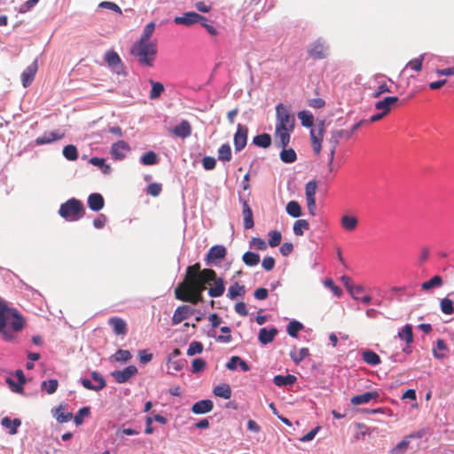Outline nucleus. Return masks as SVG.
Returning a JSON list of instances; mask_svg holds the SVG:
<instances>
[{
    "label": "nucleus",
    "instance_id": "f257e3e1",
    "mask_svg": "<svg viewBox=\"0 0 454 454\" xmlns=\"http://www.w3.org/2000/svg\"><path fill=\"white\" fill-rule=\"evenodd\" d=\"M214 278V270H200V264L197 262L186 269L184 280L176 289H180L184 292L203 293L206 289V286L210 285Z\"/></svg>",
    "mask_w": 454,
    "mask_h": 454
},
{
    "label": "nucleus",
    "instance_id": "f03ea898",
    "mask_svg": "<svg viewBox=\"0 0 454 454\" xmlns=\"http://www.w3.org/2000/svg\"><path fill=\"white\" fill-rule=\"evenodd\" d=\"M24 323L17 309L8 307L5 301L0 300V333L4 340H12L13 333L21 331Z\"/></svg>",
    "mask_w": 454,
    "mask_h": 454
},
{
    "label": "nucleus",
    "instance_id": "7ed1b4c3",
    "mask_svg": "<svg viewBox=\"0 0 454 454\" xmlns=\"http://www.w3.org/2000/svg\"><path fill=\"white\" fill-rule=\"evenodd\" d=\"M59 214L67 221L74 222L83 217L85 210L81 200L72 198L60 205Z\"/></svg>",
    "mask_w": 454,
    "mask_h": 454
},
{
    "label": "nucleus",
    "instance_id": "20e7f679",
    "mask_svg": "<svg viewBox=\"0 0 454 454\" xmlns=\"http://www.w3.org/2000/svg\"><path fill=\"white\" fill-rule=\"evenodd\" d=\"M295 125L294 116L290 110L283 104L276 106V125L277 128L289 129L294 130Z\"/></svg>",
    "mask_w": 454,
    "mask_h": 454
},
{
    "label": "nucleus",
    "instance_id": "39448f33",
    "mask_svg": "<svg viewBox=\"0 0 454 454\" xmlns=\"http://www.w3.org/2000/svg\"><path fill=\"white\" fill-rule=\"evenodd\" d=\"M307 53L314 59H324L329 55V47L322 39H317L310 44Z\"/></svg>",
    "mask_w": 454,
    "mask_h": 454
},
{
    "label": "nucleus",
    "instance_id": "423d86ee",
    "mask_svg": "<svg viewBox=\"0 0 454 454\" xmlns=\"http://www.w3.org/2000/svg\"><path fill=\"white\" fill-rule=\"evenodd\" d=\"M325 135V122L319 121L315 128L310 130V139L313 151L318 155L322 149V141Z\"/></svg>",
    "mask_w": 454,
    "mask_h": 454
},
{
    "label": "nucleus",
    "instance_id": "0eeeda50",
    "mask_svg": "<svg viewBox=\"0 0 454 454\" xmlns=\"http://www.w3.org/2000/svg\"><path fill=\"white\" fill-rule=\"evenodd\" d=\"M202 21H207V19L194 12H184L182 16H176L174 19V22L176 25H183L184 27H191Z\"/></svg>",
    "mask_w": 454,
    "mask_h": 454
},
{
    "label": "nucleus",
    "instance_id": "6e6552de",
    "mask_svg": "<svg viewBox=\"0 0 454 454\" xmlns=\"http://www.w3.org/2000/svg\"><path fill=\"white\" fill-rule=\"evenodd\" d=\"M158 53L157 42L144 39V65L153 67Z\"/></svg>",
    "mask_w": 454,
    "mask_h": 454
},
{
    "label": "nucleus",
    "instance_id": "1a4fd4ad",
    "mask_svg": "<svg viewBox=\"0 0 454 454\" xmlns=\"http://www.w3.org/2000/svg\"><path fill=\"white\" fill-rule=\"evenodd\" d=\"M247 134L248 129L246 126L239 123L237 125V130L233 137L234 146L237 152L241 151L246 146L247 142Z\"/></svg>",
    "mask_w": 454,
    "mask_h": 454
},
{
    "label": "nucleus",
    "instance_id": "9d476101",
    "mask_svg": "<svg viewBox=\"0 0 454 454\" xmlns=\"http://www.w3.org/2000/svg\"><path fill=\"white\" fill-rule=\"evenodd\" d=\"M175 296L182 301L190 302L193 305L203 301L202 293L184 292L180 289H175Z\"/></svg>",
    "mask_w": 454,
    "mask_h": 454
},
{
    "label": "nucleus",
    "instance_id": "9b49d317",
    "mask_svg": "<svg viewBox=\"0 0 454 454\" xmlns=\"http://www.w3.org/2000/svg\"><path fill=\"white\" fill-rule=\"evenodd\" d=\"M294 130L289 129L277 128L275 127V143L278 147L286 148L290 143L291 133Z\"/></svg>",
    "mask_w": 454,
    "mask_h": 454
},
{
    "label": "nucleus",
    "instance_id": "f8f14e48",
    "mask_svg": "<svg viewBox=\"0 0 454 454\" xmlns=\"http://www.w3.org/2000/svg\"><path fill=\"white\" fill-rule=\"evenodd\" d=\"M137 372V368L135 365H129L123 370H116L112 372V376L118 383H124L128 381L133 375Z\"/></svg>",
    "mask_w": 454,
    "mask_h": 454
},
{
    "label": "nucleus",
    "instance_id": "ddd939ff",
    "mask_svg": "<svg viewBox=\"0 0 454 454\" xmlns=\"http://www.w3.org/2000/svg\"><path fill=\"white\" fill-rule=\"evenodd\" d=\"M212 286L208 288V295L213 298L222 296L225 291V283L223 278L217 277L215 271V278L211 280Z\"/></svg>",
    "mask_w": 454,
    "mask_h": 454
},
{
    "label": "nucleus",
    "instance_id": "4468645a",
    "mask_svg": "<svg viewBox=\"0 0 454 454\" xmlns=\"http://www.w3.org/2000/svg\"><path fill=\"white\" fill-rule=\"evenodd\" d=\"M195 309L188 305L179 306L172 317V324L177 325L194 313Z\"/></svg>",
    "mask_w": 454,
    "mask_h": 454
},
{
    "label": "nucleus",
    "instance_id": "2eb2a0df",
    "mask_svg": "<svg viewBox=\"0 0 454 454\" xmlns=\"http://www.w3.org/2000/svg\"><path fill=\"white\" fill-rule=\"evenodd\" d=\"M37 60L35 59L22 72L20 77L23 87L27 88L32 83L37 72Z\"/></svg>",
    "mask_w": 454,
    "mask_h": 454
},
{
    "label": "nucleus",
    "instance_id": "dca6fc26",
    "mask_svg": "<svg viewBox=\"0 0 454 454\" xmlns=\"http://www.w3.org/2000/svg\"><path fill=\"white\" fill-rule=\"evenodd\" d=\"M226 248L222 245L213 246L207 254L206 261L207 264L216 260L223 259L226 256Z\"/></svg>",
    "mask_w": 454,
    "mask_h": 454
},
{
    "label": "nucleus",
    "instance_id": "f3484780",
    "mask_svg": "<svg viewBox=\"0 0 454 454\" xmlns=\"http://www.w3.org/2000/svg\"><path fill=\"white\" fill-rule=\"evenodd\" d=\"M65 136V132H60L59 130L45 132L43 136L38 137L35 139V144L37 145H42L45 144H50L57 140H60Z\"/></svg>",
    "mask_w": 454,
    "mask_h": 454
},
{
    "label": "nucleus",
    "instance_id": "a211bd4d",
    "mask_svg": "<svg viewBox=\"0 0 454 454\" xmlns=\"http://www.w3.org/2000/svg\"><path fill=\"white\" fill-rule=\"evenodd\" d=\"M192 126L186 120H183L178 125L175 126L171 132L177 137L186 138L192 135Z\"/></svg>",
    "mask_w": 454,
    "mask_h": 454
},
{
    "label": "nucleus",
    "instance_id": "6ab92c4d",
    "mask_svg": "<svg viewBox=\"0 0 454 454\" xmlns=\"http://www.w3.org/2000/svg\"><path fill=\"white\" fill-rule=\"evenodd\" d=\"M239 200L242 204V215H243V220H244V228L247 230L252 229L254 225L252 209L247 200H245L243 199H240Z\"/></svg>",
    "mask_w": 454,
    "mask_h": 454
},
{
    "label": "nucleus",
    "instance_id": "aec40b11",
    "mask_svg": "<svg viewBox=\"0 0 454 454\" xmlns=\"http://www.w3.org/2000/svg\"><path fill=\"white\" fill-rule=\"evenodd\" d=\"M379 396L380 395L377 391L365 392L362 395L353 396L350 400V403L353 405H360L363 403H367L372 400H377Z\"/></svg>",
    "mask_w": 454,
    "mask_h": 454
},
{
    "label": "nucleus",
    "instance_id": "412c9836",
    "mask_svg": "<svg viewBox=\"0 0 454 454\" xmlns=\"http://www.w3.org/2000/svg\"><path fill=\"white\" fill-rule=\"evenodd\" d=\"M397 97H386L382 100L376 102L375 108L387 114L392 106L398 102Z\"/></svg>",
    "mask_w": 454,
    "mask_h": 454
},
{
    "label": "nucleus",
    "instance_id": "4be33fe9",
    "mask_svg": "<svg viewBox=\"0 0 454 454\" xmlns=\"http://www.w3.org/2000/svg\"><path fill=\"white\" fill-rule=\"evenodd\" d=\"M148 82L151 85V90L149 91V98L152 100L159 99L165 91V87L163 83L160 82H156L153 79H149Z\"/></svg>",
    "mask_w": 454,
    "mask_h": 454
},
{
    "label": "nucleus",
    "instance_id": "5701e85b",
    "mask_svg": "<svg viewBox=\"0 0 454 454\" xmlns=\"http://www.w3.org/2000/svg\"><path fill=\"white\" fill-rule=\"evenodd\" d=\"M213 408V402L207 399L196 402L192 407V411L194 414H205L211 411Z\"/></svg>",
    "mask_w": 454,
    "mask_h": 454
},
{
    "label": "nucleus",
    "instance_id": "b1692460",
    "mask_svg": "<svg viewBox=\"0 0 454 454\" xmlns=\"http://www.w3.org/2000/svg\"><path fill=\"white\" fill-rule=\"evenodd\" d=\"M88 206L92 211H99L105 206V200L100 193H91L88 197Z\"/></svg>",
    "mask_w": 454,
    "mask_h": 454
},
{
    "label": "nucleus",
    "instance_id": "393cba45",
    "mask_svg": "<svg viewBox=\"0 0 454 454\" xmlns=\"http://www.w3.org/2000/svg\"><path fill=\"white\" fill-rule=\"evenodd\" d=\"M108 324L113 327V330L117 335H125L127 333V324L120 317H111Z\"/></svg>",
    "mask_w": 454,
    "mask_h": 454
},
{
    "label": "nucleus",
    "instance_id": "a878e982",
    "mask_svg": "<svg viewBox=\"0 0 454 454\" xmlns=\"http://www.w3.org/2000/svg\"><path fill=\"white\" fill-rule=\"evenodd\" d=\"M129 150V145L124 141L114 143L111 148L112 156L116 160L124 158L125 152Z\"/></svg>",
    "mask_w": 454,
    "mask_h": 454
},
{
    "label": "nucleus",
    "instance_id": "bb28decb",
    "mask_svg": "<svg viewBox=\"0 0 454 454\" xmlns=\"http://www.w3.org/2000/svg\"><path fill=\"white\" fill-rule=\"evenodd\" d=\"M277 333L278 330L276 328H271L270 330H267L266 328H262L259 332V341L264 345L269 344L273 341Z\"/></svg>",
    "mask_w": 454,
    "mask_h": 454
},
{
    "label": "nucleus",
    "instance_id": "cd10ccee",
    "mask_svg": "<svg viewBox=\"0 0 454 454\" xmlns=\"http://www.w3.org/2000/svg\"><path fill=\"white\" fill-rule=\"evenodd\" d=\"M246 293L245 286L240 285L239 282H235L231 285L228 288L227 297L230 300H234L239 296H243Z\"/></svg>",
    "mask_w": 454,
    "mask_h": 454
},
{
    "label": "nucleus",
    "instance_id": "c85d7f7f",
    "mask_svg": "<svg viewBox=\"0 0 454 454\" xmlns=\"http://www.w3.org/2000/svg\"><path fill=\"white\" fill-rule=\"evenodd\" d=\"M341 227L347 231H353L358 224V219L356 216L345 215L340 218Z\"/></svg>",
    "mask_w": 454,
    "mask_h": 454
},
{
    "label": "nucleus",
    "instance_id": "c756f323",
    "mask_svg": "<svg viewBox=\"0 0 454 454\" xmlns=\"http://www.w3.org/2000/svg\"><path fill=\"white\" fill-rule=\"evenodd\" d=\"M297 380V378L293 374H287L286 376L283 375H276L273 378V382L278 387L283 386H292Z\"/></svg>",
    "mask_w": 454,
    "mask_h": 454
},
{
    "label": "nucleus",
    "instance_id": "7c9ffc66",
    "mask_svg": "<svg viewBox=\"0 0 454 454\" xmlns=\"http://www.w3.org/2000/svg\"><path fill=\"white\" fill-rule=\"evenodd\" d=\"M421 436H422V433H420V432L411 434L405 436L400 442H398L393 450L394 451L395 450L405 451L410 445L411 439L420 438Z\"/></svg>",
    "mask_w": 454,
    "mask_h": 454
},
{
    "label": "nucleus",
    "instance_id": "2f4dec72",
    "mask_svg": "<svg viewBox=\"0 0 454 454\" xmlns=\"http://www.w3.org/2000/svg\"><path fill=\"white\" fill-rule=\"evenodd\" d=\"M363 360L370 365H378L381 360L380 356L372 350H365L362 354Z\"/></svg>",
    "mask_w": 454,
    "mask_h": 454
},
{
    "label": "nucleus",
    "instance_id": "473e14b6",
    "mask_svg": "<svg viewBox=\"0 0 454 454\" xmlns=\"http://www.w3.org/2000/svg\"><path fill=\"white\" fill-rule=\"evenodd\" d=\"M253 143L262 148H268L271 145V137L268 133H262L254 137Z\"/></svg>",
    "mask_w": 454,
    "mask_h": 454
},
{
    "label": "nucleus",
    "instance_id": "72a5a7b5",
    "mask_svg": "<svg viewBox=\"0 0 454 454\" xmlns=\"http://www.w3.org/2000/svg\"><path fill=\"white\" fill-rule=\"evenodd\" d=\"M214 395L223 399H230L231 396V388L228 384H221L214 388Z\"/></svg>",
    "mask_w": 454,
    "mask_h": 454
},
{
    "label": "nucleus",
    "instance_id": "f704fd0d",
    "mask_svg": "<svg viewBox=\"0 0 454 454\" xmlns=\"http://www.w3.org/2000/svg\"><path fill=\"white\" fill-rule=\"evenodd\" d=\"M286 213L292 217H299L301 215V207L295 200H291L287 203L286 207Z\"/></svg>",
    "mask_w": 454,
    "mask_h": 454
},
{
    "label": "nucleus",
    "instance_id": "c9c22d12",
    "mask_svg": "<svg viewBox=\"0 0 454 454\" xmlns=\"http://www.w3.org/2000/svg\"><path fill=\"white\" fill-rule=\"evenodd\" d=\"M309 356V350L308 348H301L298 351H291L290 356L294 364H300L304 358Z\"/></svg>",
    "mask_w": 454,
    "mask_h": 454
},
{
    "label": "nucleus",
    "instance_id": "e433bc0d",
    "mask_svg": "<svg viewBox=\"0 0 454 454\" xmlns=\"http://www.w3.org/2000/svg\"><path fill=\"white\" fill-rule=\"evenodd\" d=\"M105 60L106 61L107 65L111 67L119 66L121 63L120 56L114 51H108L106 52Z\"/></svg>",
    "mask_w": 454,
    "mask_h": 454
},
{
    "label": "nucleus",
    "instance_id": "4c0bfd02",
    "mask_svg": "<svg viewBox=\"0 0 454 454\" xmlns=\"http://www.w3.org/2000/svg\"><path fill=\"white\" fill-rule=\"evenodd\" d=\"M298 118L302 126L309 128L313 126L314 116L309 111H301L298 113Z\"/></svg>",
    "mask_w": 454,
    "mask_h": 454
},
{
    "label": "nucleus",
    "instance_id": "58836bf2",
    "mask_svg": "<svg viewBox=\"0 0 454 454\" xmlns=\"http://www.w3.org/2000/svg\"><path fill=\"white\" fill-rule=\"evenodd\" d=\"M21 424L20 420L19 419H14L13 420H11L10 418L4 417L2 419V425L10 429L11 434H15L17 433V427H20Z\"/></svg>",
    "mask_w": 454,
    "mask_h": 454
},
{
    "label": "nucleus",
    "instance_id": "ea45409f",
    "mask_svg": "<svg viewBox=\"0 0 454 454\" xmlns=\"http://www.w3.org/2000/svg\"><path fill=\"white\" fill-rule=\"evenodd\" d=\"M309 229V223L305 219L297 220L294 224V233L296 236H302L304 231H308Z\"/></svg>",
    "mask_w": 454,
    "mask_h": 454
},
{
    "label": "nucleus",
    "instance_id": "a19ab883",
    "mask_svg": "<svg viewBox=\"0 0 454 454\" xmlns=\"http://www.w3.org/2000/svg\"><path fill=\"white\" fill-rule=\"evenodd\" d=\"M132 357L130 352L126 349H118L111 357V360L125 363Z\"/></svg>",
    "mask_w": 454,
    "mask_h": 454
},
{
    "label": "nucleus",
    "instance_id": "79ce46f5",
    "mask_svg": "<svg viewBox=\"0 0 454 454\" xmlns=\"http://www.w3.org/2000/svg\"><path fill=\"white\" fill-rule=\"evenodd\" d=\"M442 278L440 276L435 275L428 281L422 283L421 288L425 291H427L433 287H440L442 286Z\"/></svg>",
    "mask_w": 454,
    "mask_h": 454
},
{
    "label": "nucleus",
    "instance_id": "37998d69",
    "mask_svg": "<svg viewBox=\"0 0 454 454\" xmlns=\"http://www.w3.org/2000/svg\"><path fill=\"white\" fill-rule=\"evenodd\" d=\"M296 153L292 148H283L280 153V160L285 163H293L296 160Z\"/></svg>",
    "mask_w": 454,
    "mask_h": 454
},
{
    "label": "nucleus",
    "instance_id": "c03bdc74",
    "mask_svg": "<svg viewBox=\"0 0 454 454\" xmlns=\"http://www.w3.org/2000/svg\"><path fill=\"white\" fill-rule=\"evenodd\" d=\"M218 159L221 161H230L231 160V149L229 144H223L220 146Z\"/></svg>",
    "mask_w": 454,
    "mask_h": 454
},
{
    "label": "nucleus",
    "instance_id": "a18cd8bd",
    "mask_svg": "<svg viewBox=\"0 0 454 454\" xmlns=\"http://www.w3.org/2000/svg\"><path fill=\"white\" fill-rule=\"evenodd\" d=\"M242 261L247 266H255L260 262V256L255 253L248 251L243 254Z\"/></svg>",
    "mask_w": 454,
    "mask_h": 454
},
{
    "label": "nucleus",
    "instance_id": "49530a36",
    "mask_svg": "<svg viewBox=\"0 0 454 454\" xmlns=\"http://www.w3.org/2000/svg\"><path fill=\"white\" fill-rule=\"evenodd\" d=\"M447 349L445 341L442 339H438L436 341V347L433 348L434 356L437 359H442L445 356L442 351Z\"/></svg>",
    "mask_w": 454,
    "mask_h": 454
},
{
    "label": "nucleus",
    "instance_id": "de8ad7c7",
    "mask_svg": "<svg viewBox=\"0 0 454 454\" xmlns=\"http://www.w3.org/2000/svg\"><path fill=\"white\" fill-rule=\"evenodd\" d=\"M130 55L137 58L138 62L142 63V37L137 39L129 50Z\"/></svg>",
    "mask_w": 454,
    "mask_h": 454
},
{
    "label": "nucleus",
    "instance_id": "09e8293b",
    "mask_svg": "<svg viewBox=\"0 0 454 454\" xmlns=\"http://www.w3.org/2000/svg\"><path fill=\"white\" fill-rule=\"evenodd\" d=\"M398 335L401 339L404 340L407 344L413 342L412 327L410 325H405Z\"/></svg>",
    "mask_w": 454,
    "mask_h": 454
},
{
    "label": "nucleus",
    "instance_id": "8fccbe9b",
    "mask_svg": "<svg viewBox=\"0 0 454 454\" xmlns=\"http://www.w3.org/2000/svg\"><path fill=\"white\" fill-rule=\"evenodd\" d=\"M42 388L44 389L49 395L54 394L59 387V382L55 379L45 380L42 382Z\"/></svg>",
    "mask_w": 454,
    "mask_h": 454
},
{
    "label": "nucleus",
    "instance_id": "3c124183",
    "mask_svg": "<svg viewBox=\"0 0 454 454\" xmlns=\"http://www.w3.org/2000/svg\"><path fill=\"white\" fill-rule=\"evenodd\" d=\"M441 310L445 315H451L454 313L453 301L449 298H443L440 301Z\"/></svg>",
    "mask_w": 454,
    "mask_h": 454
},
{
    "label": "nucleus",
    "instance_id": "603ef678",
    "mask_svg": "<svg viewBox=\"0 0 454 454\" xmlns=\"http://www.w3.org/2000/svg\"><path fill=\"white\" fill-rule=\"evenodd\" d=\"M73 418V414L71 412H65L64 407L62 405L59 406L56 409V419L59 423H65L69 421Z\"/></svg>",
    "mask_w": 454,
    "mask_h": 454
},
{
    "label": "nucleus",
    "instance_id": "864d4df0",
    "mask_svg": "<svg viewBox=\"0 0 454 454\" xmlns=\"http://www.w3.org/2000/svg\"><path fill=\"white\" fill-rule=\"evenodd\" d=\"M63 155L69 160H75L78 158V152L74 145H68L63 149Z\"/></svg>",
    "mask_w": 454,
    "mask_h": 454
},
{
    "label": "nucleus",
    "instance_id": "5fc2aeb1",
    "mask_svg": "<svg viewBox=\"0 0 454 454\" xmlns=\"http://www.w3.org/2000/svg\"><path fill=\"white\" fill-rule=\"evenodd\" d=\"M269 246L271 247H278L281 243L282 235L278 231H270L269 232Z\"/></svg>",
    "mask_w": 454,
    "mask_h": 454
},
{
    "label": "nucleus",
    "instance_id": "6e6d98bb",
    "mask_svg": "<svg viewBox=\"0 0 454 454\" xmlns=\"http://www.w3.org/2000/svg\"><path fill=\"white\" fill-rule=\"evenodd\" d=\"M303 328V325L301 323L293 320L291 321L287 325V333L291 337H297V333L299 331H301Z\"/></svg>",
    "mask_w": 454,
    "mask_h": 454
},
{
    "label": "nucleus",
    "instance_id": "4d7b16f0",
    "mask_svg": "<svg viewBox=\"0 0 454 454\" xmlns=\"http://www.w3.org/2000/svg\"><path fill=\"white\" fill-rule=\"evenodd\" d=\"M317 182L316 181H309L307 183L305 186V194H306V200H316L315 194L317 192Z\"/></svg>",
    "mask_w": 454,
    "mask_h": 454
},
{
    "label": "nucleus",
    "instance_id": "13d9d810",
    "mask_svg": "<svg viewBox=\"0 0 454 454\" xmlns=\"http://www.w3.org/2000/svg\"><path fill=\"white\" fill-rule=\"evenodd\" d=\"M203 350V345L201 342L199 341H192L190 343L189 348L187 349V355L192 356L196 354L201 353Z\"/></svg>",
    "mask_w": 454,
    "mask_h": 454
},
{
    "label": "nucleus",
    "instance_id": "bf43d9fd",
    "mask_svg": "<svg viewBox=\"0 0 454 454\" xmlns=\"http://www.w3.org/2000/svg\"><path fill=\"white\" fill-rule=\"evenodd\" d=\"M391 92L390 87L387 84L386 82H380L379 86L376 88L375 91L372 93V97L374 98H379L384 93Z\"/></svg>",
    "mask_w": 454,
    "mask_h": 454
},
{
    "label": "nucleus",
    "instance_id": "052dcab7",
    "mask_svg": "<svg viewBox=\"0 0 454 454\" xmlns=\"http://www.w3.org/2000/svg\"><path fill=\"white\" fill-rule=\"evenodd\" d=\"M423 59H424V55H420L419 58L410 60L407 63L406 67H410L411 69L419 72L422 68Z\"/></svg>",
    "mask_w": 454,
    "mask_h": 454
},
{
    "label": "nucleus",
    "instance_id": "680f3d73",
    "mask_svg": "<svg viewBox=\"0 0 454 454\" xmlns=\"http://www.w3.org/2000/svg\"><path fill=\"white\" fill-rule=\"evenodd\" d=\"M161 191H162V185H161V184H159V183H152L146 188L147 193L153 197L159 196L160 194Z\"/></svg>",
    "mask_w": 454,
    "mask_h": 454
},
{
    "label": "nucleus",
    "instance_id": "e2e57ef3",
    "mask_svg": "<svg viewBox=\"0 0 454 454\" xmlns=\"http://www.w3.org/2000/svg\"><path fill=\"white\" fill-rule=\"evenodd\" d=\"M158 155L153 151H149L144 154V165H154L158 163Z\"/></svg>",
    "mask_w": 454,
    "mask_h": 454
},
{
    "label": "nucleus",
    "instance_id": "0e129e2a",
    "mask_svg": "<svg viewBox=\"0 0 454 454\" xmlns=\"http://www.w3.org/2000/svg\"><path fill=\"white\" fill-rule=\"evenodd\" d=\"M185 361L183 359L175 360L172 357H168V368H172L175 372L181 371L184 366Z\"/></svg>",
    "mask_w": 454,
    "mask_h": 454
},
{
    "label": "nucleus",
    "instance_id": "69168bd1",
    "mask_svg": "<svg viewBox=\"0 0 454 454\" xmlns=\"http://www.w3.org/2000/svg\"><path fill=\"white\" fill-rule=\"evenodd\" d=\"M89 407H82L79 410L78 413L74 417V421L77 426H80L83 422V417L90 414Z\"/></svg>",
    "mask_w": 454,
    "mask_h": 454
},
{
    "label": "nucleus",
    "instance_id": "338daca9",
    "mask_svg": "<svg viewBox=\"0 0 454 454\" xmlns=\"http://www.w3.org/2000/svg\"><path fill=\"white\" fill-rule=\"evenodd\" d=\"M338 139L348 140L352 137L353 133L351 129H335L332 131Z\"/></svg>",
    "mask_w": 454,
    "mask_h": 454
},
{
    "label": "nucleus",
    "instance_id": "774afa93",
    "mask_svg": "<svg viewBox=\"0 0 454 454\" xmlns=\"http://www.w3.org/2000/svg\"><path fill=\"white\" fill-rule=\"evenodd\" d=\"M202 165L206 170H212L216 166V160L211 156H206L202 159Z\"/></svg>",
    "mask_w": 454,
    "mask_h": 454
}]
</instances>
